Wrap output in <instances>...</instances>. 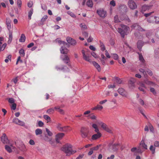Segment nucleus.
<instances>
[{
  "mask_svg": "<svg viewBox=\"0 0 159 159\" xmlns=\"http://www.w3.org/2000/svg\"><path fill=\"white\" fill-rule=\"evenodd\" d=\"M90 118L92 120H96L97 117L94 115H91L90 116Z\"/></svg>",
  "mask_w": 159,
  "mask_h": 159,
  "instance_id": "nucleus-45",
  "label": "nucleus"
},
{
  "mask_svg": "<svg viewBox=\"0 0 159 159\" xmlns=\"http://www.w3.org/2000/svg\"><path fill=\"white\" fill-rule=\"evenodd\" d=\"M150 8V7L148 6L144 5L142 7V11L143 12L147 10H148Z\"/></svg>",
  "mask_w": 159,
  "mask_h": 159,
  "instance_id": "nucleus-25",
  "label": "nucleus"
},
{
  "mask_svg": "<svg viewBox=\"0 0 159 159\" xmlns=\"http://www.w3.org/2000/svg\"><path fill=\"white\" fill-rule=\"evenodd\" d=\"M15 100L11 98V108L12 110H14L16 108V104L15 103Z\"/></svg>",
  "mask_w": 159,
  "mask_h": 159,
  "instance_id": "nucleus-12",
  "label": "nucleus"
},
{
  "mask_svg": "<svg viewBox=\"0 0 159 159\" xmlns=\"http://www.w3.org/2000/svg\"><path fill=\"white\" fill-rule=\"evenodd\" d=\"M152 19H155V22L156 23H158L159 22V18L157 17H152Z\"/></svg>",
  "mask_w": 159,
  "mask_h": 159,
  "instance_id": "nucleus-48",
  "label": "nucleus"
},
{
  "mask_svg": "<svg viewBox=\"0 0 159 159\" xmlns=\"http://www.w3.org/2000/svg\"><path fill=\"white\" fill-rule=\"evenodd\" d=\"M21 150L23 152H26L27 150L25 145H23L21 146Z\"/></svg>",
  "mask_w": 159,
  "mask_h": 159,
  "instance_id": "nucleus-41",
  "label": "nucleus"
},
{
  "mask_svg": "<svg viewBox=\"0 0 159 159\" xmlns=\"http://www.w3.org/2000/svg\"><path fill=\"white\" fill-rule=\"evenodd\" d=\"M7 58L5 59V61L6 63H8L9 62V60H10V55H8L7 57Z\"/></svg>",
  "mask_w": 159,
  "mask_h": 159,
  "instance_id": "nucleus-56",
  "label": "nucleus"
},
{
  "mask_svg": "<svg viewBox=\"0 0 159 159\" xmlns=\"http://www.w3.org/2000/svg\"><path fill=\"white\" fill-rule=\"evenodd\" d=\"M35 132L36 135L40 134L42 133V130L40 129H37L35 130Z\"/></svg>",
  "mask_w": 159,
  "mask_h": 159,
  "instance_id": "nucleus-29",
  "label": "nucleus"
},
{
  "mask_svg": "<svg viewBox=\"0 0 159 159\" xmlns=\"http://www.w3.org/2000/svg\"><path fill=\"white\" fill-rule=\"evenodd\" d=\"M87 5L90 7H92L93 6V3L91 0H88L86 3Z\"/></svg>",
  "mask_w": 159,
  "mask_h": 159,
  "instance_id": "nucleus-26",
  "label": "nucleus"
},
{
  "mask_svg": "<svg viewBox=\"0 0 159 159\" xmlns=\"http://www.w3.org/2000/svg\"><path fill=\"white\" fill-rule=\"evenodd\" d=\"M97 123L102 130L109 133L112 132L111 128L108 127L105 123L101 121H98Z\"/></svg>",
  "mask_w": 159,
  "mask_h": 159,
  "instance_id": "nucleus-4",
  "label": "nucleus"
},
{
  "mask_svg": "<svg viewBox=\"0 0 159 159\" xmlns=\"http://www.w3.org/2000/svg\"><path fill=\"white\" fill-rule=\"evenodd\" d=\"M122 29L119 28L118 29V31L119 33L121 36L124 37L125 35H127L129 33L130 29L129 27L125 25H123L121 26Z\"/></svg>",
  "mask_w": 159,
  "mask_h": 159,
  "instance_id": "nucleus-2",
  "label": "nucleus"
},
{
  "mask_svg": "<svg viewBox=\"0 0 159 159\" xmlns=\"http://www.w3.org/2000/svg\"><path fill=\"white\" fill-rule=\"evenodd\" d=\"M139 85L140 86L139 88V89L141 91L144 92V89H145V87L144 86V84L140 83Z\"/></svg>",
  "mask_w": 159,
  "mask_h": 159,
  "instance_id": "nucleus-28",
  "label": "nucleus"
},
{
  "mask_svg": "<svg viewBox=\"0 0 159 159\" xmlns=\"http://www.w3.org/2000/svg\"><path fill=\"white\" fill-rule=\"evenodd\" d=\"M131 151L132 152L141 153L142 152L141 150L139 149H137L136 148H133L131 149Z\"/></svg>",
  "mask_w": 159,
  "mask_h": 159,
  "instance_id": "nucleus-24",
  "label": "nucleus"
},
{
  "mask_svg": "<svg viewBox=\"0 0 159 159\" xmlns=\"http://www.w3.org/2000/svg\"><path fill=\"white\" fill-rule=\"evenodd\" d=\"M61 58L63 61L66 63H68L69 61V58L66 55H62Z\"/></svg>",
  "mask_w": 159,
  "mask_h": 159,
  "instance_id": "nucleus-17",
  "label": "nucleus"
},
{
  "mask_svg": "<svg viewBox=\"0 0 159 159\" xmlns=\"http://www.w3.org/2000/svg\"><path fill=\"white\" fill-rule=\"evenodd\" d=\"M84 156V154H80L76 158V159H81L83 158Z\"/></svg>",
  "mask_w": 159,
  "mask_h": 159,
  "instance_id": "nucleus-50",
  "label": "nucleus"
},
{
  "mask_svg": "<svg viewBox=\"0 0 159 159\" xmlns=\"http://www.w3.org/2000/svg\"><path fill=\"white\" fill-rule=\"evenodd\" d=\"M68 13L72 17L75 18L76 17L75 15L71 12H69Z\"/></svg>",
  "mask_w": 159,
  "mask_h": 159,
  "instance_id": "nucleus-57",
  "label": "nucleus"
},
{
  "mask_svg": "<svg viewBox=\"0 0 159 159\" xmlns=\"http://www.w3.org/2000/svg\"><path fill=\"white\" fill-rule=\"evenodd\" d=\"M19 120L18 119L15 118L13 120V122L17 124Z\"/></svg>",
  "mask_w": 159,
  "mask_h": 159,
  "instance_id": "nucleus-54",
  "label": "nucleus"
},
{
  "mask_svg": "<svg viewBox=\"0 0 159 159\" xmlns=\"http://www.w3.org/2000/svg\"><path fill=\"white\" fill-rule=\"evenodd\" d=\"M44 119L47 121V122H49L50 121V117L47 115H45L43 116Z\"/></svg>",
  "mask_w": 159,
  "mask_h": 159,
  "instance_id": "nucleus-35",
  "label": "nucleus"
},
{
  "mask_svg": "<svg viewBox=\"0 0 159 159\" xmlns=\"http://www.w3.org/2000/svg\"><path fill=\"white\" fill-rule=\"evenodd\" d=\"M17 124L21 126H23L25 125V123L24 122L19 120Z\"/></svg>",
  "mask_w": 159,
  "mask_h": 159,
  "instance_id": "nucleus-43",
  "label": "nucleus"
},
{
  "mask_svg": "<svg viewBox=\"0 0 159 159\" xmlns=\"http://www.w3.org/2000/svg\"><path fill=\"white\" fill-rule=\"evenodd\" d=\"M132 29H135L138 30H140L141 28L140 26L137 23L134 24L131 27Z\"/></svg>",
  "mask_w": 159,
  "mask_h": 159,
  "instance_id": "nucleus-20",
  "label": "nucleus"
},
{
  "mask_svg": "<svg viewBox=\"0 0 159 159\" xmlns=\"http://www.w3.org/2000/svg\"><path fill=\"white\" fill-rule=\"evenodd\" d=\"M38 125L39 126L42 127L43 125V123L41 121H39L38 122Z\"/></svg>",
  "mask_w": 159,
  "mask_h": 159,
  "instance_id": "nucleus-63",
  "label": "nucleus"
},
{
  "mask_svg": "<svg viewBox=\"0 0 159 159\" xmlns=\"http://www.w3.org/2000/svg\"><path fill=\"white\" fill-rule=\"evenodd\" d=\"M110 4L113 7L115 6L116 5L115 1L114 0L111 1L110 2Z\"/></svg>",
  "mask_w": 159,
  "mask_h": 159,
  "instance_id": "nucleus-52",
  "label": "nucleus"
},
{
  "mask_svg": "<svg viewBox=\"0 0 159 159\" xmlns=\"http://www.w3.org/2000/svg\"><path fill=\"white\" fill-rule=\"evenodd\" d=\"M64 107V106L62 105L60 107L57 106L55 107L54 108H50L47 110V113L48 114H52L54 112V109H55L56 110L59 112L61 114H63L64 113V111L61 108H63Z\"/></svg>",
  "mask_w": 159,
  "mask_h": 159,
  "instance_id": "nucleus-3",
  "label": "nucleus"
},
{
  "mask_svg": "<svg viewBox=\"0 0 159 159\" xmlns=\"http://www.w3.org/2000/svg\"><path fill=\"white\" fill-rule=\"evenodd\" d=\"M25 39L26 38L25 34H22L19 39V41L20 42H24L25 41Z\"/></svg>",
  "mask_w": 159,
  "mask_h": 159,
  "instance_id": "nucleus-22",
  "label": "nucleus"
},
{
  "mask_svg": "<svg viewBox=\"0 0 159 159\" xmlns=\"http://www.w3.org/2000/svg\"><path fill=\"white\" fill-rule=\"evenodd\" d=\"M111 57L114 59L116 60L118 58V56L116 54H112L111 55Z\"/></svg>",
  "mask_w": 159,
  "mask_h": 159,
  "instance_id": "nucleus-31",
  "label": "nucleus"
},
{
  "mask_svg": "<svg viewBox=\"0 0 159 159\" xmlns=\"http://www.w3.org/2000/svg\"><path fill=\"white\" fill-rule=\"evenodd\" d=\"M80 26L82 28L85 29L87 28L86 26L84 24H81Z\"/></svg>",
  "mask_w": 159,
  "mask_h": 159,
  "instance_id": "nucleus-51",
  "label": "nucleus"
},
{
  "mask_svg": "<svg viewBox=\"0 0 159 159\" xmlns=\"http://www.w3.org/2000/svg\"><path fill=\"white\" fill-rule=\"evenodd\" d=\"M114 20H115V22L116 23H118V22H120V21L118 19V17L117 16H115V17Z\"/></svg>",
  "mask_w": 159,
  "mask_h": 159,
  "instance_id": "nucleus-55",
  "label": "nucleus"
},
{
  "mask_svg": "<svg viewBox=\"0 0 159 159\" xmlns=\"http://www.w3.org/2000/svg\"><path fill=\"white\" fill-rule=\"evenodd\" d=\"M150 150L151 151L153 154L155 152V148L153 145H151L150 147Z\"/></svg>",
  "mask_w": 159,
  "mask_h": 159,
  "instance_id": "nucleus-36",
  "label": "nucleus"
},
{
  "mask_svg": "<svg viewBox=\"0 0 159 159\" xmlns=\"http://www.w3.org/2000/svg\"><path fill=\"white\" fill-rule=\"evenodd\" d=\"M112 147L113 148V150L115 151L118 149L120 147V146L119 144H117L116 145H113Z\"/></svg>",
  "mask_w": 159,
  "mask_h": 159,
  "instance_id": "nucleus-34",
  "label": "nucleus"
},
{
  "mask_svg": "<svg viewBox=\"0 0 159 159\" xmlns=\"http://www.w3.org/2000/svg\"><path fill=\"white\" fill-rule=\"evenodd\" d=\"M92 127L95 129V132H98L99 131V129L96 124L95 123L93 124L92 125Z\"/></svg>",
  "mask_w": 159,
  "mask_h": 159,
  "instance_id": "nucleus-27",
  "label": "nucleus"
},
{
  "mask_svg": "<svg viewBox=\"0 0 159 159\" xmlns=\"http://www.w3.org/2000/svg\"><path fill=\"white\" fill-rule=\"evenodd\" d=\"M27 5L28 7H31L33 5V3L31 2H28Z\"/></svg>",
  "mask_w": 159,
  "mask_h": 159,
  "instance_id": "nucleus-59",
  "label": "nucleus"
},
{
  "mask_svg": "<svg viewBox=\"0 0 159 159\" xmlns=\"http://www.w3.org/2000/svg\"><path fill=\"white\" fill-rule=\"evenodd\" d=\"M128 5L129 7L131 9H134L137 7V6L135 3L132 0H129Z\"/></svg>",
  "mask_w": 159,
  "mask_h": 159,
  "instance_id": "nucleus-8",
  "label": "nucleus"
},
{
  "mask_svg": "<svg viewBox=\"0 0 159 159\" xmlns=\"http://www.w3.org/2000/svg\"><path fill=\"white\" fill-rule=\"evenodd\" d=\"M6 23L7 25V26L8 30H9V28H10V23L9 22V19H7L6 20Z\"/></svg>",
  "mask_w": 159,
  "mask_h": 159,
  "instance_id": "nucleus-47",
  "label": "nucleus"
},
{
  "mask_svg": "<svg viewBox=\"0 0 159 159\" xmlns=\"http://www.w3.org/2000/svg\"><path fill=\"white\" fill-rule=\"evenodd\" d=\"M18 5L19 7L20 8L22 5V2L21 0H18L17 1Z\"/></svg>",
  "mask_w": 159,
  "mask_h": 159,
  "instance_id": "nucleus-46",
  "label": "nucleus"
},
{
  "mask_svg": "<svg viewBox=\"0 0 159 159\" xmlns=\"http://www.w3.org/2000/svg\"><path fill=\"white\" fill-rule=\"evenodd\" d=\"M73 146L70 143H66L63 145L61 148V150L65 153L67 156L73 154L76 152V150L72 149Z\"/></svg>",
  "mask_w": 159,
  "mask_h": 159,
  "instance_id": "nucleus-1",
  "label": "nucleus"
},
{
  "mask_svg": "<svg viewBox=\"0 0 159 159\" xmlns=\"http://www.w3.org/2000/svg\"><path fill=\"white\" fill-rule=\"evenodd\" d=\"M80 133L81 136L83 138H87L89 139L91 136V135L89 133V130L86 128H82L80 129Z\"/></svg>",
  "mask_w": 159,
  "mask_h": 159,
  "instance_id": "nucleus-5",
  "label": "nucleus"
},
{
  "mask_svg": "<svg viewBox=\"0 0 159 159\" xmlns=\"http://www.w3.org/2000/svg\"><path fill=\"white\" fill-rule=\"evenodd\" d=\"M58 129L60 131H68L71 130L69 126H65L61 128H58Z\"/></svg>",
  "mask_w": 159,
  "mask_h": 159,
  "instance_id": "nucleus-19",
  "label": "nucleus"
},
{
  "mask_svg": "<svg viewBox=\"0 0 159 159\" xmlns=\"http://www.w3.org/2000/svg\"><path fill=\"white\" fill-rule=\"evenodd\" d=\"M89 48L92 51H95L96 50L95 48L92 45H90L89 46Z\"/></svg>",
  "mask_w": 159,
  "mask_h": 159,
  "instance_id": "nucleus-58",
  "label": "nucleus"
},
{
  "mask_svg": "<svg viewBox=\"0 0 159 159\" xmlns=\"http://www.w3.org/2000/svg\"><path fill=\"white\" fill-rule=\"evenodd\" d=\"M154 145L155 147H159V142L156 141L155 142Z\"/></svg>",
  "mask_w": 159,
  "mask_h": 159,
  "instance_id": "nucleus-62",
  "label": "nucleus"
},
{
  "mask_svg": "<svg viewBox=\"0 0 159 159\" xmlns=\"http://www.w3.org/2000/svg\"><path fill=\"white\" fill-rule=\"evenodd\" d=\"M96 132L97 133L93 135L91 137V139L93 140H96L100 138L102 136L101 134L99 131Z\"/></svg>",
  "mask_w": 159,
  "mask_h": 159,
  "instance_id": "nucleus-11",
  "label": "nucleus"
},
{
  "mask_svg": "<svg viewBox=\"0 0 159 159\" xmlns=\"http://www.w3.org/2000/svg\"><path fill=\"white\" fill-rule=\"evenodd\" d=\"M5 149L9 153H10V146L8 145H5Z\"/></svg>",
  "mask_w": 159,
  "mask_h": 159,
  "instance_id": "nucleus-42",
  "label": "nucleus"
},
{
  "mask_svg": "<svg viewBox=\"0 0 159 159\" xmlns=\"http://www.w3.org/2000/svg\"><path fill=\"white\" fill-rule=\"evenodd\" d=\"M19 53L21 56L24 57L25 55L24 50L23 49H21L19 51Z\"/></svg>",
  "mask_w": 159,
  "mask_h": 159,
  "instance_id": "nucleus-39",
  "label": "nucleus"
},
{
  "mask_svg": "<svg viewBox=\"0 0 159 159\" xmlns=\"http://www.w3.org/2000/svg\"><path fill=\"white\" fill-rule=\"evenodd\" d=\"M34 45V43H31L28 45L27 47L28 48H30L33 47Z\"/></svg>",
  "mask_w": 159,
  "mask_h": 159,
  "instance_id": "nucleus-64",
  "label": "nucleus"
},
{
  "mask_svg": "<svg viewBox=\"0 0 159 159\" xmlns=\"http://www.w3.org/2000/svg\"><path fill=\"white\" fill-rule=\"evenodd\" d=\"M139 148L144 149H147V146L145 144L144 140H142L140 142L139 145Z\"/></svg>",
  "mask_w": 159,
  "mask_h": 159,
  "instance_id": "nucleus-16",
  "label": "nucleus"
},
{
  "mask_svg": "<svg viewBox=\"0 0 159 159\" xmlns=\"http://www.w3.org/2000/svg\"><path fill=\"white\" fill-rule=\"evenodd\" d=\"M100 45L101 50L103 51H104L105 49V48L103 43L100 42Z\"/></svg>",
  "mask_w": 159,
  "mask_h": 159,
  "instance_id": "nucleus-37",
  "label": "nucleus"
},
{
  "mask_svg": "<svg viewBox=\"0 0 159 159\" xmlns=\"http://www.w3.org/2000/svg\"><path fill=\"white\" fill-rule=\"evenodd\" d=\"M56 41L57 42H58L60 44L62 43L63 44H64L65 43L64 42L61 41V39L59 38L57 39L56 40Z\"/></svg>",
  "mask_w": 159,
  "mask_h": 159,
  "instance_id": "nucleus-38",
  "label": "nucleus"
},
{
  "mask_svg": "<svg viewBox=\"0 0 159 159\" xmlns=\"http://www.w3.org/2000/svg\"><path fill=\"white\" fill-rule=\"evenodd\" d=\"M115 87V85L114 84H110L108 86V88H113Z\"/></svg>",
  "mask_w": 159,
  "mask_h": 159,
  "instance_id": "nucleus-60",
  "label": "nucleus"
},
{
  "mask_svg": "<svg viewBox=\"0 0 159 159\" xmlns=\"http://www.w3.org/2000/svg\"><path fill=\"white\" fill-rule=\"evenodd\" d=\"M93 64L94 66L96 68L98 71H100L101 70V69L100 66L97 62L93 61Z\"/></svg>",
  "mask_w": 159,
  "mask_h": 159,
  "instance_id": "nucleus-21",
  "label": "nucleus"
},
{
  "mask_svg": "<svg viewBox=\"0 0 159 159\" xmlns=\"http://www.w3.org/2000/svg\"><path fill=\"white\" fill-rule=\"evenodd\" d=\"M139 59L142 62H143L144 60L142 55L140 54H139Z\"/></svg>",
  "mask_w": 159,
  "mask_h": 159,
  "instance_id": "nucleus-49",
  "label": "nucleus"
},
{
  "mask_svg": "<svg viewBox=\"0 0 159 159\" xmlns=\"http://www.w3.org/2000/svg\"><path fill=\"white\" fill-rule=\"evenodd\" d=\"M119 93L122 96L127 97V93L123 88H120L118 90Z\"/></svg>",
  "mask_w": 159,
  "mask_h": 159,
  "instance_id": "nucleus-15",
  "label": "nucleus"
},
{
  "mask_svg": "<svg viewBox=\"0 0 159 159\" xmlns=\"http://www.w3.org/2000/svg\"><path fill=\"white\" fill-rule=\"evenodd\" d=\"M84 59L89 62L91 61L90 58V52L89 50L86 48L84 49L82 51Z\"/></svg>",
  "mask_w": 159,
  "mask_h": 159,
  "instance_id": "nucleus-6",
  "label": "nucleus"
},
{
  "mask_svg": "<svg viewBox=\"0 0 159 159\" xmlns=\"http://www.w3.org/2000/svg\"><path fill=\"white\" fill-rule=\"evenodd\" d=\"M2 43L1 42V43H0V52L4 50L6 46V44L4 43L3 44L2 46Z\"/></svg>",
  "mask_w": 159,
  "mask_h": 159,
  "instance_id": "nucleus-32",
  "label": "nucleus"
},
{
  "mask_svg": "<svg viewBox=\"0 0 159 159\" xmlns=\"http://www.w3.org/2000/svg\"><path fill=\"white\" fill-rule=\"evenodd\" d=\"M91 54L95 58H98L99 57L94 52H92Z\"/></svg>",
  "mask_w": 159,
  "mask_h": 159,
  "instance_id": "nucleus-40",
  "label": "nucleus"
},
{
  "mask_svg": "<svg viewBox=\"0 0 159 159\" xmlns=\"http://www.w3.org/2000/svg\"><path fill=\"white\" fill-rule=\"evenodd\" d=\"M1 141L4 144H8L9 143V140L7 138L6 135L3 134L1 138Z\"/></svg>",
  "mask_w": 159,
  "mask_h": 159,
  "instance_id": "nucleus-10",
  "label": "nucleus"
},
{
  "mask_svg": "<svg viewBox=\"0 0 159 159\" xmlns=\"http://www.w3.org/2000/svg\"><path fill=\"white\" fill-rule=\"evenodd\" d=\"M46 130L48 135L49 137H48L46 135L45 137V140L46 141H52V133L47 128H46Z\"/></svg>",
  "mask_w": 159,
  "mask_h": 159,
  "instance_id": "nucleus-7",
  "label": "nucleus"
},
{
  "mask_svg": "<svg viewBox=\"0 0 159 159\" xmlns=\"http://www.w3.org/2000/svg\"><path fill=\"white\" fill-rule=\"evenodd\" d=\"M64 136V134L63 133H60L57 134L56 136V141L59 142V140L61 139Z\"/></svg>",
  "mask_w": 159,
  "mask_h": 159,
  "instance_id": "nucleus-14",
  "label": "nucleus"
},
{
  "mask_svg": "<svg viewBox=\"0 0 159 159\" xmlns=\"http://www.w3.org/2000/svg\"><path fill=\"white\" fill-rule=\"evenodd\" d=\"M97 13L100 17H104L107 15L106 11L102 9L98 10L97 11Z\"/></svg>",
  "mask_w": 159,
  "mask_h": 159,
  "instance_id": "nucleus-9",
  "label": "nucleus"
},
{
  "mask_svg": "<svg viewBox=\"0 0 159 159\" xmlns=\"http://www.w3.org/2000/svg\"><path fill=\"white\" fill-rule=\"evenodd\" d=\"M107 101V100L106 99H105L104 100L101 101H100L99 102V104H102L105 102H106Z\"/></svg>",
  "mask_w": 159,
  "mask_h": 159,
  "instance_id": "nucleus-61",
  "label": "nucleus"
},
{
  "mask_svg": "<svg viewBox=\"0 0 159 159\" xmlns=\"http://www.w3.org/2000/svg\"><path fill=\"white\" fill-rule=\"evenodd\" d=\"M99 146H97L96 147H93L92 148V149L93 150H93H97L98 149L99 147Z\"/></svg>",
  "mask_w": 159,
  "mask_h": 159,
  "instance_id": "nucleus-53",
  "label": "nucleus"
},
{
  "mask_svg": "<svg viewBox=\"0 0 159 159\" xmlns=\"http://www.w3.org/2000/svg\"><path fill=\"white\" fill-rule=\"evenodd\" d=\"M66 41L72 45H75L76 43L75 40L70 37H67L66 38Z\"/></svg>",
  "mask_w": 159,
  "mask_h": 159,
  "instance_id": "nucleus-13",
  "label": "nucleus"
},
{
  "mask_svg": "<svg viewBox=\"0 0 159 159\" xmlns=\"http://www.w3.org/2000/svg\"><path fill=\"white\" fill-rule=\"evenodd\" d=\"M142 45V42L141 41H139L137 43V47L139 49H140Z\"/></svg>",
  "mask_w": 159,
  "mask_h": 159,
  "instance_id": "nucleus-33",
  "label": "nucleus"
},
{
  "mask_svg": "<svg viewBox=\"0 0 159 159\" xmlns=\"http://www.w3.org/2000/svg\"><path fill=\"white\" fill-rule=\"evenodd\" d=\"M103 108V107L102 106L98 104L96 106L92 108L91 109L92 110H98L101 111L102 109Z\"/></svg>",
  "mask_w": 159,
  "mask_h": 159,
  "instance_id": "nucleus-18",
  "label": "nucleus"
},
{
  "mask_svg": "<svg viewBox=\"0 0 159 159\" xmlns=\"http://www.w3.org/2000/svg\"><path fill=\"white\" fill-rule=\"evenodd\" d=\"M149 128L150 130L152 132H154V128L152 126L151 124H149Z\"/></svg>",
  "mask_w": 159,
  "mask_h": 159,
  "instance_id": "nucleus-44",
  "label": "nucleus"
},
{
  "mask_svg": "<svg viewBox=\"0 0 159 159\" xmlns=\"http://www.w3.org/2000/svg\"><path fill=\"white\" fill-rule=\"evenodd\" d=\"M33 10L31 9L29 12L28 13V17L29 19L30 20L31 19V16L33 13Z\"/></svg>",
  "mask_w": 159,
  "mask_h": 159,
  "instance_id": "nucleus-30",
  "label": "nucleus"
},
{
  "mask_svg": "<svg viewBox=\"0 0 159 159\" xmlns=\"http://www.w3.org/2000/svg\"><path fill=\"white\" fill-rule=\"evenodd\" d=\"M61 52L62 53L67 54L68 52V50L66 48H62L61 50Z\"/></svg>",
  "mask_w": 159,
  "mask_h": 159,
  "instance_id": "nucleus-23",
  "label": "nucleus"
}]
</instances>
